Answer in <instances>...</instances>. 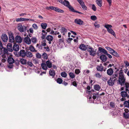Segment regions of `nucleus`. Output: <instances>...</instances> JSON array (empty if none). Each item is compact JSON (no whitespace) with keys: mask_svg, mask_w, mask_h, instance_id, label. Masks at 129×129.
Listing matches in <instances>:
<instances>
[{"mask_svg":"<svg viewBox=\"0 0 129 129\" xmlns=\"http://www.w3.org/2000/svg\"><path fill=\"white\" fill-rule=\"evenodd\" d=\"M119 77L118 82L121 85H123L124 83L125 79L123 75L122 70H121L119 72Z\"/></svg>","mask_w":129,"mask_h":129,"instance_id":"nucleus-1","label":"nucleus"},{"mask_svg":"<svg viewBox=\"0 0 129 129\" xmlns=\"http://www.w3.org/2000/svg\"><path fill=\"white\" fill-rule=\"evenodd\" d=\"M87 51L89 53L90 55L92 56H94L96 55V50L95 49L91 47H89L87 48Z\"/></svg>","mask_w":129,"mask_h":129,"instance_id":"nucleus-2","label":"nucleus"},{"mask_svg":"<svg viewBox=\"0 0 129 129\" xmlns=\"http://www.w3.org/2000/svg\"><path fill=\"white\" fill-rule=\"evenodd\" d=\"M63 5L68 8L70 11H71L73 8L72 6L70 5L69 2L66 0H64V3Z\"/></svg>","mask_w":129,"mask_h":129,"instance_id":"nucleus-3","label":"nucleus"},{"mask_svg":"<svg viewBox=\"0 0 129 129\" xmlns=\"http://www.w3.org/2000/svg\"><path fill=\"white\" fill-rule=\"evenodd\" d=\"M26 28V27L24 25H22L21 24H19L18 25V28L21 32H23L24 30H25Z\"/></svg>","mask_w":129,"mask_h":129,"instance_id":"nucleus-4","label":"nucleus"},{"mask_svg":"<svg viewBox=\"0 0 129 129\" xmlns=\"http://www.w3.org/2000/svg\"><path fill=\"white\" fill-rule=\"evenodd\" d=\"M61 33L63 36L67 35V29L64 27H62L60 29Z\"/></svg>","mask_w":129,"mask_h":129,"instance_id":"nucleus-5","label":"nucleus"},{"mask_svg":"<svg viewBox=\"0 0 129 129\" xmlns=\"http://www.w3.org/2000/svg\"><path fill=\"white\" fill-rule=\"evenodd\" d=\"M115 80L116 79H114L113 78L112 79L111 78H110L107 81L108 84L110 86H112L114 84Z\"/></svg>","mask_w":129,"mask_h":129,"instance_id":"nucleus-6","label":"nucleus"},{"mask_svg":"<svg viewBox=\"0 0 129 129\" xmlns=\"http://www.w3.org/2000/svg\"><path fill=\"white\" fill-rule=\"evenodd\" d=\"M15 39L16 41L18 43H21L22 41V38L19 36H17L15 38Z\"/></svg>","mask_w":129,"mask_h":129,"instance_id":"nucleus-7","label":"nucleus"},{"mask_svg":"<svg viewBox=\"0 0 129 129\" xmlns=\"http://www.w3.org/2000/svg\"><path fill=\"white\" fill-rule=\"evenodd\" d=\"M120 94L121 96L123 98L127 97L128 98L129 97L128 94L125 91H122L120 93Z\"/></svg>","mask_w":129,"mask_h":129,"instance_id":"nucleus-8","label":"nucleus"},{"mask_svg":"<svg viewBox=\"0 0 129 129\" xmlns=\"http://www.w3.org/2000/svg\"><path fill=\"white\" fill-rule=\"evenodd\" d=\"M24 41L28 45L30 44L31 43V39L28 37H25L24 39Z\"/></svg>","mask_w":129,"mask_h":129,"instance_id":"nucleus-9","label":"nucleus"},{"mask_svg":"<svg viewBox=\"0 0 129 129\" xmlns=\"http://www.w3.org/2000/svg\"><path fill=\"white\" fill-rule=\"evenodd\" d=\"M46 39L48 41H49L48 43L50 44L51 43V41L53 40V37L52 36L48 35L47 36Z\"/></svg>","mask_w":129,"mask_h":129,"instance_id":"nucleus-10","label":"nucleus"},{"mask_svg":"<svg viewBox=\"0 0 129 129\" xmlns=\"http://www.w3.org/2000/svg\"><path fill=\"white\" fill-rule=\"evenodd\" d=\"M15 40V38L13 36V35L12 34H9V41L10 42L12 43L14 42Z\"/></svg>","mask_w":129,"mask_h":129,"instance_id":"nucleus-11","label":"nucleus"},{"mask_svg":"<svg viewBox=\"0 0 129 129\" xmlns=\"http://www.w3.org/2000/svg\"><path fill=\"white\" fill-rule=\"evenodd\" d=\"M1 38L3 41L4 42H7L8 40V37L6 34H3Z\"/></svg>","mask_w":129,"mask_h":129,"instance_id":"nucleus-12","label":"nucleus"},{"mask_svg":"<svg viewBox=\"0 0 129 129\" xmlns=\"http://www.w3.org/2000/svg\"><path fill=\"white\" fill-rule=\"evenodd\" d=\"M15 20L17 22H21L28 21L29 19L28 18H16L15 19Z\"/></svg>","mask_w":129,"mask_h":129,"instance_id":"nucleus-13","label":"nucleus"},{"mask_svg":"<svg viewBox=\"0 0 129 129\" xmlns=\"http://www.w3.org/2000/svg\"><path fill=\"white\" fill-rule=\"evenodd\" d=\"M75 22L78 24L82 25L83 23V21L80 19H76L75 20Z\"/></svg>","mask_w":129,"mask_h":129,"instance_id":"nucleus-14","label":"nucleus"},{"mask_svg":"<svg viewBox=\"0 0 129 129\" xmlns=\"http://www.w3.org/2000/svg\"><path fill=\"white\" fill-rule=\"evenodd\" d=\"M7 48L9 51L12 52L13 51L12 44L11 43L8 44L7 45Z\"/></svg>","mask_w":129,"mask_h":129,"instance_id":"nucleus-15","label":"nucleus"},{"mask_svg":"<svg viewBox=\"0 0 129 129\" xmlns=\"http://www.w3.org/2000/svg\"><path fill=\"white\" fill-rule=\"evenodd\" d=\"M13 48V50L15 51H18L19 49V45L16 44H14Z\"/></svg>","mask_w":129,"mask_h":129,"instance_id":"nucleus-16","label":"nucleus"},{"mask_svg":"<svg viewBox=\"0 0 129 129\" xmlns=\"http://www.w3.org/2000/svg\"><path fill=\"white\" fill-rule=\"evenodd\" d=\"M125 90L126 92H128L129 94V83L125 82L124 84Z\"/></svg>","mask_w":129,"mask_h":129,"instance_id":"nucleus-17","label":"nucleus"},{"mask_svg":"<svg viewBox=\"0 0 129 129\" xmlns=\"http://www.w3.org/2000/svg\"><path fill=\"white\" fill-rule=\"evenodd\" d=\"M113 73V71L112 69L110 68L108 69L107 71V74L109 75H111Z\"/></svg>","mask_w":129,"mask_h":129,"instance_id":"nucleus-18","label":"nucleus"},{"mask_svg":"<svg viewBox=\"0 0 129 129\" xmlns=\"http://www.w3.org/2000/svg\"><path fill=\"white\" fill-rule=\"evenodd\" d=\"M99 50L101 52L106 54L107 53V52L106 50L101 47L99 48Z\"/></svg>","mask_w":129,"mask_h":129,"instance_id":"nucleus-19","label":"nucleus"},{"mask_svg":"<svg viewBox=\"0 0 129 129\" xmlns=\"http://www.w3.org/2000/svg\"><path fill=\"white\" fill-rule=\"evenodd\" d=\"M104 26L107 29V31L111 29L112 27L111 25L107 24H105Z\"/></svg>","mask_w":129,"mask_h":129,"instance_id":"nucleus-20","label":"nucleus"},{"mask_svg":"<svg viewBox=\"0 0 129 129\" xmlns=\"http://www.w3.org/2000/svg\"><path fill=\"white\" fill-rule=\"evenodd\" d=\"M111 54L117 57H119V55L117 52L114 50H113L112 52H111Z\"/></svg>","mask_w":129,"mask_h":129,"instance_id":"nucleus-21","label":"nucleus"},{"mask_svg":"<svg viewBox=\"0 0 129 129\" xmlns=\"http://www.w3.org/2000/svg\"><path fill=\"white\" fill-rule=\"evenodd\" d=\"M25 56L29 58H31L33 56L32 53L30 52L27 51L26 52Z\"/></svg>","mask_w":129,"mask_h":129,"instance_id":"nucleus-22","label":"nucleus"},{"mask_svg":"<svg viewBox=\"0 0 129 129\" xmlns=\"http://www.w3.org/2000/svg\"><path fill=\"white\" fill-rule=\"evenodd\" d=\"M96 69L98 71H102L103 70V67L102 66V64H101L100 65L97 66Z\"/></svg>","mask_w":129,"mask_h":129,"instance_id":"nucleus-23","label":"nucleus"},{"mask_svg":"<svg viewBox=\"0 0 129 129\" xmlns=\"http://www.w3.org/2000/svg\"><path fill=\"white\" fill-rule=\"evenodd\" d=\"M19 54L20 56L23 57L25 56L26 52L24 50H22L20 51Z\"/></svg>","mask_w":129,"mask_h":129,"instance_id":"nucleus-24","label":"nucleus"},{"mask_svg":"<svg viewBox=\"0 0 129 129\" xmlns=\"http://www.w3.org/2000/svg\"><path fill=\"white\" fill-rule=\"evenodd\" d=\"M79 48L81 50L83 51H85L86 49H87L85 45L84 44L81 45L79 46Z\"/></svg>","mask_w":129,"mask_h":129,"instance_id":"nucleus-25","label":"nucleus"},{"mask_svg":"<svg viewBox=\"0 0 129 129\" xmlns=\"http://www.w3.org/2000/svg\"><path fill=\"white\" fill-rule=\"evenodd\" d=\"M0 49L2 50L3 49L4 50V53L5 54H7L8 53V51H7V49H5V48H3V45L1 42L0 41Z\"/></svg>","mask_w":129,"mask_h":129,"instance_id":"nucleus-26","label":"nucleus"},{"mask_svg":"<svg viewBox=\"0 0 129 129\" xmlns=\"http://www.w3.org/2000/svg\"><path fill=\"white\" fill-rule=\"evenodd\" d=\"M100 58L103 61H105L107 60V57L106 55H102L100 56Z\"/></svg>","mask_w":129,"mask_h":129,"instance_id":"nucleus-27","label":"nucleus"},{"mask_svg":"<svg viewBox=\"0 0 129 129\" xmlns=\"http://www.w3.org/2000/svg\"><path fill=\"white\" fill-rule=\"evenodd\" d=\"M14 60L13 58L9 57L8 59V61L10 64H12L14 62Z\"/></svg>","mask_w":129,"mask_h":129,"instance_id":"nucleus-28","label":"nucleus"},{"mask_svg":"<svg viewBox=\"0 0 129 129\" xmlns=\"http://www.w3.org/2000/svg\"><path fill=\"white\" fill-rule=\"evenodd\" d=\"M49 73L50 76L53 77L55 75V72L53 70H50L49 71Z\"/></svg>","mask_w":129,"mask_h":129,"instance_id":"nucleus-29","label":"nucleus"},{"mask_svg":"<svg viewBox=\"0 0 129 129\" xmlns=\"http://www.w3.org/2000/svg\"><path fill=\"white\" fill-rule=\"evenodd\" d=\"M42 68L44 70H46L47 69V67L46 64L42 63L41 64Z\"/></svg>","mask_w":129,"mask_h":129,"instance_id":"nucleus-30","label":"nucleus"},{"mask_svg":"<svg viewBox=\"0 0 129 129\" xmlns=\"http://www.w3.org/2000/svg\"><path fill=\"white\" fill-rule=\"evenodd\" d=\"M20 62L22 64H25L26 63L27 60L25 59L21 58L20 60Z\"/></svg>","mask_w":129,"mask_h":129,"instance_id":"nucleus-31","label":"nucleus"},{"mask_svg":"<svg viewBox=\"0 0 129 129\" xmlns=\"http://www.w3.org/2000/svg\"><path fill=\"white\" fill-rule=\"evenodd\" d=\"M46 64L49 68H50L52 67V63L49 61H47L46 62Z\"/></svg>","mask_w":129,"mask_h":129,"instance_id":"nucleus-32","label":"nucleus"},{"mask_svg":"<svg viewBox=\"0 0 129 129\" xmlns=\"http://www.w3.org/2000/svg\"><path fill=\"white\" fill-rule=\"evenodd\" d=\"M108 32L111 35H113L114 37H115L116 35L115 33L113 30L112 28L108 31Z\"/></svg>","mask_w":129,"mask_h":129,"instance_id":"nucleus-33","label":"nucleus"},{"mask_svg":"<svg viewBox=\"0 0 129 129\" xmlns=\"http://www.w3.org/2000/svg\"><path fill=\"white\" fill-rule=\"evenodd\" d=\"M94 89L97 91H99L101 89V88L98 85H96L94 86Z\"/></svg>","mask_w":129,"mask_h":129,"instance_id":"nucleus-34","label":"nucleus"},{"mask_svg":"<svg viewBox=\"0 0 129 129\" xmlns=\"http://www.w3.org/2000/svg\"><path fill=\"white\" fill-rule=\"evenodd\" d=\"M96 3L97 4L98 6L100 7H101L102 6V0L99 1L97 0L96 1H95Z\"/></svg>","mask_w":129,"mask_h":129,"instance_id":"nucleus-35","label":"nucleus"},{"mask_svg":"<svg viewBox=\"0 0 129 129\" xmlns=\"http://www.w3.org/2000/svg\"><path fill=\"white\" fill-rule=\"evenodd\" d=\"M55 11L57 12L60 13H63L64 12V11L63 10H61L57 7H55Z\"/></svg>","mask_w":129,"mask_h":129,"instance_id":"nucleus-36","label":"nucleus"},{"mask_svg":"<svg viewBox=\"0 0 129 129\" xmlns=\"http://www.w3.org/2000/svg\"><path fill=\"white\" fill-rule=\"evenodd\" d=\"M124 106L126 107H129V100L128 101H125L124 102Z\"/></svg>","mask_w":129,"mask_h":129,"instance_id":"nucleus-37","label":"nucleus"},{"mask_svg":"<svg viewBox=\"0 0 129 129\" xmlns=\"http://www.w3.org/2000/svg\"><path fill=\"white\" fill-rule=\"evenodd\" d=\"M41 26L43 29H45L46 28L47 25L46 23H43L41 24Z\"/></svg>","mask_w":129,"mask_h":129,"instance_id":"nucleus-38","label":"nucleus"},{"mask_svg":"<svg viewBox=\"0 0 129 129\" xmlns=\"http://www.w3.org/2000/svg\"><path fill=\"white\" fill-rule=\"evenodd\" d=\"M29 50L32 52H36L37 51L35 50L33 46L30 45L29 47Z\"/></svg>","mask_w":129,"mask_h":129,"instance_id":"nucleus-39","label":"nucleus"},{"mask_svg":"<svg viewBox=\"0 0 129 129\" xmlns=\"http://www.w3.org/2000/svg\"><path fill=\"white\" fill-rule=\"evenodd\" d=\"M46 40H43L41 42V46H42L43 47L44 46H46Z\"/></svg>","mask_w":129,"mask_h":129,"instance_id":"nucleus-40","label":"nucleus"},{"mask_svg":"<svg viewBox=\"0 0 129 129\" xmlns=\"http://www.w3.org/2000/svg\"><path fill=\"white\" fill-rule=\"evenodd\" d=\"M31 40L33 43L34 44L36 43L37 42V39L36 37H33L31 38Z\"/></svg>","mask_w":129,"mask_h":129,"instance_id":"nucleus-41","label":"nucleus"},{"mask_svg":"<svg viewBox=\"0 0 129 129\" xmlns=\"http://www.w3.org/2000/svg\"><path fill=\"white\" fill-rule=\"evenodd\" d=\"M60 38V39H59L58 40L57 42L59 44H60L63 42L64 41V40L63 38Z\"/></svg>","mask_w":129,"mask_h":129,"instance_id":"nucleus-42","label":"nucleus"},{"mask_svg":"<svg viewBox=\"0 0 129 129\" xmlns=\"http://www.w3.org/2000/svg\"><path fill=\"white\" fill-rule=\"evenodd\" d=\"M70 77L72 78H74L75 77V75L72 72H70L69 74Z\"/></svg>","mask_w":129,"mask_h":129,"instance_id":"nucleus-43","label":"nucleus"},{"mask_svg":"<svg viewBox=\"0 0 129 129\" xmlns=\"http://www.w3.org/2000/svg\"><path fill=\"white\" fill-rule=\"evenodd\" d=\"M27 64L30 67H34V65L32 62L30 61H28L27 62Z\"/></svg>","mask_w":129,"mask_h":129,"instance_id":"nucleus-44","label":"nucleus"},{"mask_svg":"<svg viewBox=\"0 0 129 129\" xmlns=\"http://www.w3.org/2000/svg\"><path fill=\"white\" fill-rule=\"evenodd\" d=\"M90 72V71L88 70H84L83 71V73L85 75H87Z\"/></svg>","mask_w":129,"mask_h":129,"instance_id":"nucleus-45","label":"nucleus"},{"mask_svg":"<svg viewBox=\"0 0 129 129\" xmlns=\"http://www.w3.org/2000/svg\"><path fill=\"white\" fill-rule=\"evenodd\" d=\"M58 35V38H61V34H60V33L58 31H56L55 32V35Z\"/></svg>","mask_w":129,"mask_h":129,"instance_id":"nucleus-46","label":"nucleus"},{"mask_svg":"<svg viewBox=\"0 0 129 129\" xmlns=\"http://www.w3.org/2000/svg\"><path fill=\"white\" fill-rule=\"evenodd\" d=\"M62 79L60 78H58L57 80V82L59 84H61L62 83Z\"/></svg>","mask_w":129,"mask_h":129,"instance_id":"nucleus-47","label":"nucleus"},{"mask_svg":"<svg viewBox=\"0 0 129 129\" xmlns=\"http://www.w3.org/2000/svg\"><path fill=\"white\" fill-rule=\"evenodd\" d=\"M110 105L111 108L113 109H114L115 108V106L113 102H111L110 103Z\"/></svg>","mask_w":129,"mask_h":129,"instance_id":"nucleus-48","label":"nucleus"},{"mask_svg":"<svg viewBox=\"0 0 129 129\" xmlns=\"http://www.w3.org/2000/svg\"><path fill=\"white\" fill-rule=\"evenodd\" d=\"M123 116L125 118H128L129 116V114L128 113H123Z\"/></svg>","mask_w":129,"mask_h":129,"instance_id":"nucleus-49","label":"nucleus"},{"mask_svg":"<svg viewBox=\"0 0 129 129\" xmlns=\"http://www.w3.org/2000/svg\"><path fill=\"white\" fill-rule=\"evenodd\" d=\"M61 75L62 77L65 78L67 76V74L65 72H62L61 73Z\"/></svg>","mask_w":129,"mask_h":129,"instance_id":"nucleus-50","label":"nucleus"},{"mask_svg":"<svg viewBox=\"0 0 129 129\" xmlns=\"http://www.w3.org/2000/svg\"><path fill=\"white\" fill-rule=\"evenodd\" d=\"M95 75L96 78H100L102 76V75L99 73H97Z\"/></svg>","mask_w":129,"mask_h":129,"instance_id":"nucleus-51","label":"nucleus"},{"mask_svg":"<svg viewBox=\"0 0 129 129\" xmlns=\"http://www.w3.org/2000/svg\"><path fill=\"white\" fill-rule=\"evenodd\" d=\"M105 48H106L107 50H108V51H109V52H110V53H111V52H112V51L113 50V49H112V48H111L109 47H106Z\"/></svg>","mask_w":129,"mask_h":129,"instance_id":"nucleus-52","label":"nucleus"},{"mask_svg":"<svg viewBox=\"0 0 129 129\" xmlns=\"http://www.w3.org/2000/svg\"><path fill=\"white\" fill-rule=\"evenodd\" d=\"M91 19L93 20H95L97 19L95 15H92L90 17Z\"/></svg>","mask_w":129,"mask_h":129,"instance_id":"nucleus-53","label":"nucleus"},{"mask_svg":"<svg viewBox=\"0 0 129 129\" xmlns=\"http://www.w3.org/2000/svg\"><path fill=\"white\" fill-rule=\"evenodd\" d=\"M33 27L35 30H37L38 28V27L37 25L36 24H34L32 25Z\"/></svg>","mask_w":129,"mask_h":129,"instance_id":"nucleus-54","label":"nucleus"},{"mask_svg":"<svg viewBox=\"0 0 129 129\" xmlns=\"http://www.w3.org/2000/svg\"><path fill=\"white\" fill-rule=\"evenodd\" d=\"M44 47L43 48L44 49H46V51H49L50 49H49V47L48 46H47V45H46V46H44Z\"/></svg>","mask_w":129,"mask_h":129,"instance_id":"nucleus-55","label":"nucleus"},{"mask_svg":"<svg viewBox=\"0 0 129 129\" xmlns=\"http://www.w3.org/2000/svg\"><path fill=\"white\" fill-rule=\"evenodd\" d=\"M83 9L85 10H86L87 9V7L85 5L84 3L81 5Z\"/></svg>","mask_w":129,"mask_h":129,"instance_id":"nucleus-56","label":"nucleus"},{"mask_svg":"<svg viewBox=\"0 0 129 129\" xmlns=\"http://www.w3.org/2000/svg\"><path fill=\"white\" fill-rule=\"evenodd\" d=\"M94 25L95 27L97 28H99L100 26V24L96 22L94 23Z\"/></svg>","mask_w":129,"mask_h":129,"instance_id":"nucleus-57","label":"nucleus"},{"mask_svg":"<svg viewBox=\"0 0 129 129\" xmlns=\"http://www.w3.org/2000/svg\"><path fill=\"white\" fill-rule=\"evenodd\" d=\"M92 9L94 11H96V8L94 5L93 4L92 5Z\"/></svg>","mask_w":129,"mask_h":129,"instance_id":"nucleus-58","label":"nucleus"},{"mask_svg":"<svg viewBox=\"0 0 129 129\" xmlns=\"http://www.w3.org/2000/svg\"><path fill=\"white\" fill-rule=\"evenodd\" d=\"M80 4L81 5L84 3V2L82 0H77Z\"/></svg>","mask_w":129,"mask_h":129,"instance_id":"nucleus-59","label":"nucleus"},{"mask_svg":"<svg viewBox=\"0 0 129 129\" xmlns=\"http://www.w3.org/2000/svg\"><path fill=\"white\" fill-rule=\"evenodd\" d=\"M71 11L72 12H74L77 13L79 14H82L80 12H79L78 11H76L73 8V9H72V10Z\"/></svg>","mask_w":129,"mask_h":129,"instance_id":"nucleus-60","label":"nucleus"},{"mask_svg":"<svg viewBox=\"0 0 129 129\" xmlns=\"http://www.w3.org/2000/svg\"><path fill=\"white\" fill-rule=\"evenodd\" d=\"M106 1L108 3L109 6H110L111 5L112 3V0H106Z\"/></svg>","mask_w":129,"mask_h":129,"instance_id":"nucleus-61","label":"nucleus"},{"mask_svg":"<svg viewBox=\"0 0 129 129\" xmlns=\"http://www.w3.org/2000/svg\"><path fill=\"white\" fill-rule=\"evenodd\" d=\"M42 57L43 58L46 59L47 58V54L45 53H44L42 55Z\"/></svg>","mask_w":129,"mask_h":129,"instance_id":"nucleus-62","label":"nucleus"},{"mask_svg":"<svg viewBox=\"0 0 129 129\" xmlns=\"http://www.w3.org/2000/svg\"><path fill=\"white\" fill-rule=\"evenodd\" d=\"M80 72V71L78 69H76L75 71V73L76 74H78Z\"/></svg>","mask_w":129,"mask_h":129,"instance_id":"nucleus-63","label":"nucleus"},{"mask_svg":"<svg viewBox=\"0 0 129 129\" xmlns=\"http://www.w3.org/2000/svg\"><path fill=\"white\" fill-rule=\"evenodd\" d=\"M37 57L38 58H40L41 57V55L39 53H37L36 54Z\"/></svg>","mask_w":129,"mask_h":129,"instance_id":"nucleus-64","label":"nucleus"}]
</instances>
